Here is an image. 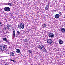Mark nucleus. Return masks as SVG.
Segmentation results:
<instances>
[{
    "label": "nucleus",
    "mask_w": 65,
    "mask_h": 65,
    "mask_svg": "<svg viewBox=\"0 0 65 65\" xmlns=\"http://www.w3.org/2000/svg\"><path fill=\"white\" fill-rule=\"evenodd\" d=\"M7 50V46L4 44H2L0 46V50L1 51H5Z\"/></svg>",
    "instance_id": "obj_1"
},
{
    "label": "nucleus",
    "mask_w": 65,
    "mask_h": 65,
    "mask_svg": "<svg viewBox=\"0 0 65 65\" xmlns=\"http://www.w3.org/2000/svg\"><path fill=\"white\" fill-rule=\"evenodd\" d=\"M24 24L23 23H20L19 24L18 27L20 29H22L24 28Z\"/></svg>",
    "instance_id": "obj_2"
},
{
    "label": "nucleus",
    "mask_w": 65,
    "mask_h": 65,
    "mask_svg": "<svg viewBox=\"0 0 65 65\" xmlns=\"http://www.w3.org/2000/svg\"><path fill=\"white\" fill-rule=\"evenodd\" d=\"M38 48H39L40 50H41L42 51L43 50V49L44 48V47L43 45H40L37 46Z\"/></svg>",
    "instance_id": "obj_3"
},
{
    "label": "nucleus",
    "mask_w": 65,
    "mask_h": 65,
    "mask_svg": "<svg viewBox=\"0 0 65 65\" xmlns=\"http://www.w3.org/2000/svg\"><path fill=\"white\" fill-rule=\"evenodd\" d=\"M48 36L50 38H53L54 37V34L52 32H49L48 33Z\"/></svg>",
    "instance_id": "obj_4"
},
{
    "label": "nucleus",
    "mask_w": 65,
    "mask_h": 65,
    "mask_svg": "<svg viewBox=\"0 0 65 65\" xmlns=\"http://www.w3.org/2000/svg\"><path fill=\"white\" fill-rule=\"evenodd\" d=\"M4 9L6 11H9L10 10V8L8 7H5L4 8Z\"/></svg>",
    "instance_id": "obj_5"
},
{
    "label": "nucleus",
    "mask_w": 65,
    "mask_h": 65,
    "mask_svg": "<svg viewBox=\"0 0 65 65\" xmlns=\"http://www.w3.org/2000/svg\"><path fill=\"white\" fill-rule=\"evenodd\" d=\"M47 41L48 43H49L50 44L52 43V41L51 39H47Z\"/></svg>",
    "instance_id": "obj_6"
},
{
    "label": "nucleus",
    "mask_w": 65,
    "mask_h": 65,
    "mask_svg": "<svg viewBox=\"0 0 65 65\" xmlns=\"http://www.w3.org/2000/svg\"><path fill=\"white\" fill-rule=\"evenodd\" d=\"M4 5H9V6H12V5H13V4L12 3H4Z\"/></svg>",
    "instance_id": "obj_7"
},
{
    "label": "nucleus",
    "mask_w": 65,
    "mask_h": 65,
    "mask_svg": "<svg viewBox=\"0 0 65 65\" xmlns=\"http://www.w3.org/2000/svg\"><path fill=\"white\" fill-rule=\"evenodd\" d=\"M9 54L10 56H11V57H13V56H14V53L13 52H12L10 53Z\"/></svg>",
    "instance_id": "obj_8"
},
{
    "label": "nucleus",
    "mask_w": 65,
    "mask_h": 65,
    "mask_svg": "<svg viewBox=\"0 0 65 65\" xmlns=\"http://www.w3.org/2000/svg\"><path fill=\"white\" fill-rule=\"evenodd\" d=\"M55 17L56 19H58V18H59L60 17V15L58 14H56L55 15Z\"/></svg>",
    "instance_id": "obj_9"
},
{
    "label": "nucleus",
    "mask_w": 65,
    "mask_h": 65,
    "mask_svg": "<svg viewBox=\"0 0 65 65\" xmlns=\"http://www.w3.org/2000/svg\"><path fill=\"white\" fill-rule=\"evenodd\" d=\"M20 50L19 49H17L16 50V53H20Z\"/></svg>",
    "instance_id": "obj_10"
},
{
    "label": "nucleus",
    "mask_w": 65,
    "mask_h": 65,
    "mask_svg": "<svg viewBox=\"0 0 65 65\" xmlns=\"http://www.w3.org/2000/svg\"><path fill=\"white\" fill-rule=\"evenodd\" d=\"M61 31L62 33H65V28H61Z\"/></svg>",
    "instance_id": "obj_11"
},
{
    "label": "nucleus",
    "mask_w": 65,
    "mask_h": 65,
    "mask_svg": "<svg viewBox=\"0 0 65 65\" xmlns=\"http://www.w3.org/2000/svg\"><path fill=\"white\" fill-rule=\"evenodd\" d=\"M3 40H4V41H6V42H8V41L7 40V39H6L5 38H3Z\"/></svg>",
    "instance_id": "obj_12"
},
{
    "label": "nucleus",
    "mask_w": 65,
    "mask_h": 65,
    "mask_svg": "<svg viewBox=\"0 0 65 65\" xmlns=\"http://www.w3.org/2000/svg\"><path fill=\"white\" fill-rule=\"evenodd\" d=\"M49 7H48V6L47 5L45 7V10H48V9Z\"/></svg>",
    "instance_id": "obj_13"
},
{
    "label": "nucleus",
    "mask_w": 65,
    "mask_h": 65,
    "mask_svg": "<svg viewBox=\"0 0 65 65\" xmlns=\"http://www.w3.org/2000/svg\"><path fill=\"white\" fill-rule=\"evenodd\" d=\"M28 52L29 53H30V54L32 53L33 52V50H28Z\"/></svg>",
    "instance_id": "obj_14"
},
{
    "label": "nucleus",
    "mask_w": 65,
    "mask_h": 65,
    "mask_svg": "<svg viewBox=\"0 0 65 65\" xmlns=\"http://www.w3.org/2000/svg\"><path fill=\"white\" fill-rule=\"evenodd\" d=\"M59 44H63V42L62 40H60L59 41Z\"/></svg>",
    "instance_id": "obj_15"
},
{
    "label": "nucleus",
    "mask_w": 65,
    "mask_h": 65,
    "mask_svg": "<svg viewBox=\"0 0 65 65\" xmlns=\"http://www.w3.org/2000/svg\"><path fill=\"white\" fill-rule=\"evenodd\" d=\"M42 51L44 52H46V50L45 48L44 47V48L43 49V50H42Z\"/></svg>",
    "instance_id": "obj_16"
},
{
    "label": "nucleus",
    "mask_w": 65,
    "mask_h": 65,
    "mask_svg": "<svg viewBox=\"0 0 65 65\" xmlns=\"http://www.w3.org/2000/svg\"><path fill=\"white\" fill-rule=\"evenodd\" d=\"M15 31L14 30L13 32V35L14 36H15Z\"/></svg>",
    "instance_id": "obj_17"
},
{
    "label": "nucleus",
    "mask_w": 65,
    "mask_h": 65,
    "mask_svg": "<svg viewBox=\"0 0 65 65\" xmlns=\"http://www.w3.org/2000/svg\"><path fill=\"white\" fill-rule=\"evenodd\" d=\"M46 26H47V25L46 24H44V26H43V28H44V27L46 28Z\"/></svg>",
    "instance_id": "obj_18"
},
{
    "label": "nucleus",
    "mask_w": 65,
    "mask_h": 65,
    "mask_svg": "<svg viewBox=\"0 0 65 65\" xmlns=\"http://www.w3.org/2000/svg\"><path fill=\"white\" fill-rule=\"evenodd\" d=\"M13 30V27L10 28V29L9 30L11 31V30Z\"/></svg>",
    "instance_id": "obj_19"
},
{
    "label": "nucleus",
    "mask_w": 65,
    "mask_h": 65,
    "mask_svg": "<svg viewBox=\"0 0 65 65\" xmlns=\"http://www.w3.org/2000/svg\"><path fill=\"white\" fill-rule=\"evenodd\" d=\"M24 41L25 42H27V41H28V40L26 39H25L24 40Z\"/></svg>",
    "instance_id": "obj_20"
},
{
    "label": "nucleus",
    "mask_w": 65,
    "mask_h": 65,
    "mask_svg": "<svg viewBox=\"0 0 65 65\" xmlns=\"http://www.w3.org/2000/svg\"><path fill=\"white\" fill-rule=\"evenodd\" d=\"M7 29H8V30H10V27H9V26H7Z\"/></svg>",
    "instance_id": "obj_21"
},
{
    "label": "nucleus",
    "mask_w": 65,
    "mask_h": 65,
    "mask_svg": "<svg viewBox=\"0 0 65 65\" xmlns=\"http://www.w3.org/2000/svg\"><path fill=\"white\" fill-rule=\"evenodd\" d=\"M10 61H12L13 62H15V61H14L12 59H10Z\"/></svg>",
    "instance_id": "obj_22"
},
{
    "label": "nucleus",
    "mask_w": 65,
    "mask_h": 65,
    "mask_svg": "<svg viewBox=\"0 0 65 65\" xmlns=\"http://www.w3.org/2000/svg\"><path fill=\"white\" fill-rule=\"evenodd\" d=\"M59 13L60 14V15H62V14L61 13V12H59Z\"/></svg>",
    "instance_id": "obj_23"
},
{
    "label": "nucleus",
    "mask_w": 65,
    "mask_h": 65,
    "mask_svg": "<svg viewBox=\"0 0 65 65\" xmlns=\"http://www.w3.org/2000/svg\"><path fill=\"white\" fill-rule=\"evenodd\" d=\"M17 33H18V34H20V32H19V31H17Z\"/></svg>",
    "instance_id": "obj_24"
},
{
    "label": "nucleus",
    "mask_w": 65,
    "mask_h": 65,
    "mask_svg": "<svg viewBox=\"0 0 65 65\" xmlns=\"http://www.w3.org/2000/svg\"><path fill=\"white\" fill-rule=\"evenodd\" d=\"M8 57V56H3V57Z\"/></svg>",
    "instance_id": "obj_25"
},
{
    "label": "nucleus",
    "mask_w": 65,
    "mask_h": 65,
    "mask_svg": "<svg viewBox=\"0 0 65 65\" xmlns=\"http://www.w3.org/2000/svg\"><path fill=\"white\" fill-rule=\"evenodd\" d=\"M4 29L5 30H6V28L4 27Z\"/></svg>",
    "instance_id": "obj_26"
},
{
    "label": "nucleus",
    "mask_w": 65,
    "mask_h": 65,
    "mask_svg": "<svg viewBox=\"0 0 65 65\" xmlns=\"http://www.w3.org/2000/svg\"><path fill=\"white\" fill-rule=\"evenodd\" d=\"M2 24L1 23V24H0V27H2Z\"/></svg>",
    "instance_id": "obj_27"
},
{
    "label": "nucleus",
    "mask_w": 65,
    "mask_h": 65,
    "mask_svg": "<svg viewBox=\"0 0 65 65\" xmlns=\"http://www.w3.org/2000/svg\"><path fill=\"white\" fill-rule=\"evenodd\" d=\"M5 65H8V64H7V63H6L5 64Z\"/></svg>",
    "instance_id": "obj_28"
},
{
    "label": "nucleus",
    "mask_w": 65,
    "mask_h": 65,
    "mask_svg": "<svg viewBox=\"0 0 65 65\" xmlns=\"http://www.w3.org/2000/svg\"><path fill=\"white\" fill-rule=\"evenodd\" d=\"M1 24V22H0V24Z\"/></svg>",
    "instance_id": "obj_29"
},
{
    "label": "nucleus",
    "mask_w": 65,
    "mask_h": 65,
    "mask_svg": "<svg viewBox=\"0 0 65 65\" xmlns=\"http://www.w3.org/2000/svg\"><path fill=\"white\" fill-rule=\"evenodd\" d=\"M20 54H21V53H20Z\"/></svg>",
    "instance_id": "obj_30"
}]
</instances>
